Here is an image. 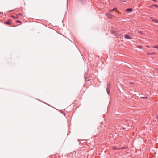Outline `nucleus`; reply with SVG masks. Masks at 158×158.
<instances>
[{
  "mask_svg": "<svg viewBox=\"0 0 158 158\" xmlns=\"http://www.w3.org/2000/svg\"><path fill=\"white\" fill-rule=\"evenodd\" d=\"M107 93H108V94H109V90H107Z\"/></svg>",
  "mask_w": 158,
  "mask_h": 158,
  "instance_id": "a211bd4d",
  "label": "nucleus"
},
{
  "mask_svg": "<svg viewBox=\"0 0 158 158\" xmlns=\"http://www.w3.org/2000/svg\"><path fill=\"white\" fill-rule=\"evenodd\" d=\"M12 17L13 18H15V16H12Z\"/></svg>",
  "mask_w": 158,
  "mask_h": 158,
  "instance_id": "5701e85b",
  "label": "nucleus"
},
{
  "mask_svg": "<svg viewBox=\"0 0 158 158\" xmlns=\"http://www.w3.org/2000/svg\"><path fill=\"white\" fill-rule=\"evenodd\" d=\"M22 15V14H21V13H20V14H18L17 15V16H19V15Z\"/></svg>",
  "mask_w": 158,
  "mask_h": 158,
  "instance_id": "ddd939ff",
  "label": "nucleus"
},
{
  "mask_svg": "<svg viewBox=\"0 0 158 158\" xmlns=\"http://www.w3.org/2000/svg\"><path fill=\"white\" fill-rule=\"evenodd\" d=\"M153 6H154L155 7L158 8V6L156 4H153Z\"/></svg>",
  "mask_w": 158,
  "mask_h": 158,
  "instance_id": "1a4fd4ad",
  "label": "nucleus"
},
{
  "mask_svg": "<svg viewBox=\"0 0 158 158\" xmlns=\"http://www.w3.org/2000/svg\"><path fill=\"white\" fill-rule=\"evenodd\" d=\"M117 9L116 8H114L112 10H110L109 12L108 13H107L106 14V15L107 16V17L110 19H112L113 17H115V14L114 15H112L111 13L112 12L114 11L115 10H117Z\"/></svg>",
  "mask_w": 158,
  "mask_h": 158,
  "instance_id": "f257e3e1",
  "label": "nucleus"
},
{
  "mask_svg": "<svg viewBox=\"0 0 158 158\" xmlns=\"http://www.w3.org/2000/svg\"><path fill=\"white\" fill-rule=\"evenodd\" d=\"M153 47L155 48H158V46H154Z\"/></svg>",
  "mask_w": 158,
  "mask_h": 158,
  "instance_id": "4468645a",
  "label": "nucleus"
},
{
  "mask_svg": "<svg viewBox=\"0 0 158 158\" xmlns=\"http://www.w3.org/2000/svg\"><path fill=\"white\" fill-rule=\"evenodd\" d=\"M120 148H117L115 147H114L112 148V149L113 150H117L120 149Z\"/></svg>",
  "mask_w": 158,
  "mask_h": 158,
  "instance_id": "423d86ee",
  "label": "nucleus"
},
{
  "mask_svg": "<svg viewBox=\"0 0 158 158\" xmlns=\"http://www.w3.org/2000/svg\"><path fill=\"white\" fill-rule=\"evenodd\" d=\"M155 22L157 23H158V19H155Z\"/></svg>",
  "mask_w": 158,
  "mask_h": 158,
  "instance_id": "9b49d317",
  "label": "nucleus"
},
{
  "mask_svg": "<svg viewBox=\"0 0 158 158\" xmlns=\"http://www.w3.org/2000/svg\"><path fill=\"white\" fill-rule=\"evenodd\" d=\"M154 53H151V54H149V53H148V55H150V54H154Z\"/></svg>",
  "mask_w": 158,
  "mask_h": 158,
  "instance_id": "dca6fc26",
  "label": "nucleus"
},
{
  "mask_svg": "<svg viewBox=\"0 0 158 158\" xmlns=\"http://www.w3.org/2000/svg\"><path fill=\"white\" fill-rule=\"evenodd\" d=\"M16 22L18 23H21V21L19 20H17L16 21Z\"/></svg>",
  "mask_w": 158,
  "mask_h": 158,
  "instance_id": "9d476101",
  "label": "nucleus"
},
{
  "mask_svg": "<svg viewBox=\"0 0 158 158\" xmlns=\"http://www.w3.org/2000/svg\"><path fill=\"white\" fill-rule=\"evenodd\" d=\"M147 98V97H141V98Z\"/></svg>",
  "mask_w": 158,
  "mask_h": 158,
  "instance_id": "f8f14e48",
  "label": "nucleus"
},
{
  "mask_svg": "<svg viewBox=\"0 0 158 158\" xmlns=\"http://www.w3.org/2000/svg\"><path fill=\"white\" fill-rule=\"evenodd\" d=\"M138 33H141V34H143V32L142 31H141L138 30Z\"/></svg>",
  "mask_w": 158,
  "mask_h": 158,
  "instance_id": "0eeeda50",
  "label": "nucleus"
},
{
  "mask_svg": "<svg viewBox=\"0 0 158 158\" xmlns=\"http://www.w3.org/2000/svg\"><path fill=\"white\" fill-rule=\"evenodd\" d=\"M18 16H17V15L16 17H15V18L17 19L18 17Z\"/></svg>",
  "mask_w": 158,
  "mask_h": 158,
  "instance_id": "2eb2a0df",
  "label": "nucleus"
},
{
  "mask_svg": "<svg viewBox=\"0 0 158 158\" xmlns=\"http://www.w3.org/2000/svg\"><path fill=\"white\" fill-rule=\"evenodd\" d=\"M0 14H2V12H0Z\"/></svg>",
  "mask_w": 158,
  "mask_h": 158,
  "instance_id": "393cba45",
  "label": "nucleus"
},
{
  "mask_svg": "<svg viewBox=\"0 0 158 158\" xmlns=\"http://www.w3.org/2000/svg\"><path fill=\"white\" fill-rule=\"evenodd\" d=\"M125 38L127 39H131V37L128 34H127L125 35Z\"/></svg>",
  "mask_w": 158,
  "mask_h": 158,
  "instance_id": "f03ea898",
  "label": "nucleus"
},
{
  "mask_svg": "<svg viewBox=\"0 0 158 158\" xmlns=\"http://www.w3.org/2000/svg\"><path fill=\"white\" fill-rule=\"evenodd\" d=\"M150 19H152V21L155 22V19L154 18H152V17H151V18H150Z\"/></svg>",
  "mask_w": 158,
  "mask_h": 158,
  "instance_id": "6e6552de",
  "label": "nucleus"
},
{
  "mask_svg": "<svg viewBox=\"0 0 158 158\" xmlns=\"http://www.w3.org/2000/svg\"><path fill=\"white\" fill-rule=\"evenodd\" d=\"M146 47H148V48L149 47V46H147Z\"/></svg>",
  "mask_w": 158,
  "mask_h": 158,
  "instance_id": "4be33fe9",
  "label": "nucleus"
},
{
  "mask_svg": "<svg viewBox=\"0 0 158 158\" xmlns=\"http://www.w3.org/2000/svg\"><path fill=\"white\" fill-rule=\"evenodd\" d=\"M130 83L131 84V85H132V84H134V83L132 82H130Z\"/></svg>",
  "mask_w": 158,
  "mask_h": 158,
  "instance_id": "f3484780",
  "label": "nucleus"
},
{
  "mask_svg": "<svg viewBox=\"0 0 158 158\" xmlns=\"http://www.w3.org/2000/svg\"><path fill=\"white\" fill-rule=\"evenodd\" d=\"M6 24H10V20H8L7 22H5Z\"/></svg>",
  "mask_w": 158,
  "mask_h": 158,
  "instance_id": "20e7f679",
  "label": "nucleus"
},
{
  "mask_svg": "<svg viewBox=\"0 0 158 158\" xmlns=\"http://www.w3.org/2000/svg\"><path fill=\"white\" fill-rule=\"evenodd\" d=\"M152 6H150L149 7L150 8H152Z\"/></svg>",
  "mask_w": 158,
  "mask_h": 158,
  "instance_id": "412c9836",
  "label": "nucleus"
},
{
  "mask_svg": "<svg viewBox=\"0 0 158 158\" xmlns=\"http://www.w3.org/2000/svg\"><path fill=\"white\" fill-rule=\"evenodd\" d=\"M157 119L158 121V115L157 116Z\"/></svg>",
  "mask_w": 158,
  "mask_h": 158,
  "instance_id": "aec40b11",
  "label": "nucleus"
},
{
  "mask_svg": "<svg viewBox=\"0 0 158 158\" xmlns=\"http://www.w3.org/2000/svg\"><path fill=\"white\" fill-rule=\"evenodd\" d=\"M132 10V8H128L126 9V11H131Z\"/></svg>",
  "mask_w": 158,
  "mask_h": 158,
  "instance_id": "7ed1b4c3",
  "label": "nucleus"
},
{
  "mask_svg": "<svg viewBox=\"0 0 158 158\" xmlns=\"http://www.w3.org/2000/svg\"><path fill=\"white\" fill-rule=\"evenodd\" d=\"M112 33L116 35H118V33H117V32L116 31H113L112 32Z\"/></svg>",
  "mask_w": 158,
  "mask_h": 158,
  "instance_id": "39448f33",
  "label": "nucleus"
},
{
  "mask_svg": "<svg viewBox=\"0 0 158 158\" xmlns=\"http://www.w3.org/2000/svg\"><path fill=\"white\" fill-rule=\"evenodd\" d=\"M79 1L81 2V0H79Z\"/></svg>",
  "mask_w": 158,
  "mask_h": 158,
  "instance_id": "b1692460",
  "label": "nucleus"
},
{
  "mask_svg": "<svg viewBox=\"0 0 158 158\" xmlns=\"http://www.w3.org/2000/svg\"><path fill=\"white\" fill-rule=\"evenodd\" d=\"M86 81H89V79H88V80H86Z\"/></svg>",
  "mask_w": 158,
  "mask_h": 158,
  "instance_id": "6ab92c4d",
  "label": "nucleus"
}]
</instances>
